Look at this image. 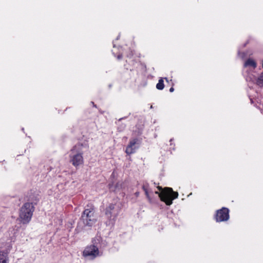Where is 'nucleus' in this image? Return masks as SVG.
Instances as JSON below:
<instances>
[{"label": "nucleus", "instance_id": "13", "mask_svg": "<svg viewBox=\"0 0 263 263\" xmlns=\"http://www.w3.org/2000/svg\"><path fill=\"white\" fill-rule=\"evenodd\" d=\"M257 85L260 87H263V73L259 76V77L256 80Z\"/></svg>", "mask_w": 263, "mask_h": 263}, {"label": "nucleus", "instance_id": "5", "mask_svg": "<svg viewBox=\"0 0 263 263\" xmlns=\"http://www.w3.org/2000/svg\"><path fill=\"white\" fill-rule=\"evenodd\" d=\"M83 255L85 257L94 259L99 255L98 248L94 245L88 246L84 249Z\"/></svg>", "mask_w": 263, "mask_h": 263}, {"label": "nucleus", "instance_id": "9", "mask_svg": "<svg viewBox=\"0 0 263 263\" xmlns=\"http://www.w3.org/2000/svg\"><path fill=\"white\" fill-rule=\"evenodd\" d=\"M245 67L251 66L255 68L256 67V63L252 59H248L246 61L244 65Z\"/></svg>", "mask_w": 263, "mask_h": 263}, {"label": "nucleus", "instance_id": "18", "mask_svg": "<svg viewBox=\"0 0 263 263\" xmlns=\"http://www.w3.org/2000/svg\"><path fill=\"white\" fill-rule=\"evenodd\" d=\"M138 194H139V193H136V195H137V196H138Z\"/></svg>", "mask_w": 263, "mask_h": 263}, {"label": "nucleus", "instance_id": "11", "mask_svg": "<svg viewBox=\"0 0 263 263\" xmlns=\"http://www.w3.org/2000/svg\"><path fill=\"white\" fill-rule=\"evenodd\" d=\"M164 87L163 80L162 79H160L156 85V88L159 90H162L164 88Z\"/></svg>", "mask_w": 263, "mask_h": 263}, {"label": "nucleus", "instance_id": "8", "mask_svg": "<svg viewBox=\"0 0 263 263\" xmlns=\"http://www.w3.org/2000/svg\"><path fill=\"white\" fill-rule=\"evenodd\" d=\"M0 263H8L7 254L4 252H0Z\"/></svg>", "mask_w": 263, "mask_h": 263}, {"label": "nucleus", "instance_id": "10", "mask_svg": "<svg viewBox=\"0 0 263 263\" xmlns=\"http://www.w3.org/2000/svg\"><path fill=\"white\" fill-rule=\"evenodd\" d=\"M115 205L113 204H110L106 210V215L107 216H111L112 212V211L114 210Z\"/></svg>", "mask_w": 263, "mask_h": 263}, {"label": "nucleus", "instance_id": "12", "mask_svg": "<svg viewBox=\"0 0 263 263\" xmlns=\"http://www.w3.org/2000/svg\"><path fill=\"white\" fill-rule=\"evenodd\" d=\"M142 188H143V190L144 191L145 195H146V197L147 198V199H148L149 201L151 202L152 198L150 196V194H149L150 192L148 191L147 187L145 185H143Z\"/></svg>", "mask_w": 263, "mask_h": 263}, {"label": "nucleus", "instance_id": "16", "mask_svg": "<svg viewBox=\"0 0 263 263\" xmlns=\"http://www.w3.org/2000/svg\"><path fill=\"white\" fill-rule=\"evenodd\" d=\"M158 188L159 189V190H162V187H161L158 186Z\"/></svg>", "mask_w": 263, "mask_h": 263}, {"label": "nucleus", "instance_id": "6", "mask_svg": "<svg viewBox=\"0 0 263 263\" xmlns=\"http://www.w3.org/2000/svg\"><path fill=\"white\" fill-rule=\"evenodd\" d=\"M229 211L226 208H222L221 209L218 210L216 215V220L217 222H221L227 221L229 218Z\"/></svg>", "mask_w": 263, "mask_h": 263}, {"label": "nucleus", "instance_id": "7", "mask_svg": "<svg viewBox=\"0 0 263 263\" xmlns=\"http://www.w3.org/2000/svg\"><path fill=\"white\" fill-rule=\"evenodd\" d=\"M137 139H134L130 141L129 144L126 147V153L128 155L135 153L136 149L138 148L136 146Z\"/></svg>", "mask_w": 263, "mask_h": 263}, {"label": "nucleus", "instance_id": "17", "mask_svg": "<svg viewBox=\"0 0 263 263\" xmlns=\"http://www.w3.org/2000/svg\"><path fill=\"white\" fill-rule=\"evenodd\" d=\"M120 58H121V55H119L118 56V59H120Z\"/></svg>", "mask_w": 263, "mask_h": 263}, {"label": "nucleus", "instance_id": "2", "mask_svg": "<svg viewBox=\"0 0 263 263\" xmlns=\"http://www.w3.org/2000/svg\"><path fill=\"white\" fill-rule=\"evenodd\" d=\"M81 147L80 145H76L70 151L69 161L75 167L83 163V153Z\"/></svg>", "mask_w": 263, "mask_h": 263}, {"label": "nucleus", "instance_id": "1", "mask_svg": "<svg viewBox=\"0 0 263 263\" xmlns=\"http://www.w3.org/2000/svg\"><path fill=\"white\" fill-rule=\"evenodd\" d=\"M34 211V206L31 203H25L21 208L19 214L20 221L23 224L29 222Z\"/></svg>", "mask_w": 263, "mask_h": 263}, {"label": "nucleus", "instance_id": "14", "mask_svg": "<svg viewBox=\"0 0 263 263\" xmlns=\"http://www.w3.org/2000/svg\"><path fill=\"white\" fill-rule=\"evenodd\" d=\"M174 90V89L173 87H171L170 89V92H173Z\"/></svg>", "mask_w": 263, "mask_h": 263}, {"label": "nucleus", "instance_id": "15", "mask_svg": "<svg viewBox=\"0 0 263 263\" xmlns=\"http://www.w3.org/2000/svg\"><path fill=\"white\" fill-rule=\"evenodd\" d=\"M118 213H117L115 214L114 217H117V215H118Z\"/></svg>", "mask_w": 263, "mask_h": 263}, {"label": "nucleus", "instance_id": "3", "mask_svg": "<svg viewBox=\"0 0 263 263\" xmlns=\"http://www.w3.org/2000/svg\"><path fill=\"white\" fill-rule=\"evenodd\" d=\"M156 194H158L161 201L164 202L166 205H170L172 204L173 200L178 198V193L174 192L172 188L166 187L161 193L156 191Z\"/></svg>", "mask_w": 263, "mask_h": 263}, {"label": "nucleus", "instance_id": "4", "mask_svg": "<svg viewBox=\"0 0 263 263\" xmlns=\"http://www.w3.org/2000/svg\"><path fill=\"white\" fill-rule=\"evenodd\" d=\"M95 211L93 206H90L83 212L81 219L86 226H91L96 221Z\"/></svg>", "mask_w": 263, "mask_h": 263}]
</instances>
